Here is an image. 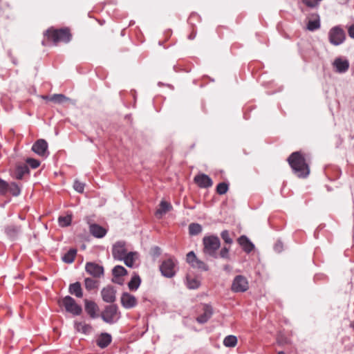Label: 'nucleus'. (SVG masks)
Masks as SVG:
<instances>
[{
	"instance_id": "de8ad7c7",
	"label": "nucleus",
	"mask_w": 354,
	"mask_h": 354,
	"mask_svg": "<svg viewBox=\"0 0 354 354\" xmlns=\"http://www.w3.org/2000/svg\"><path fill=\"white\" fill-rule=\"evenodd\" d=\"M153 252H154V254L156 255V256H159L160 254V248H158V247H154L153 248Z\"/></svg>"
},
{
	"instance_id": "aec40b11",
	"label": "nucleus",
	"mask_w": 354,
	"mask_h": 354,
	"mask_svg": "<svg viewBox=\"0 0 354 354\" xmlns=\"http://www.w3.org/2000/svg\"><path fill=\"white\" fill-rule=\"evenodd\" d=\"M333 66L335 67L337 72L344 73L348 69L349 63L346 59L337 58L333 62Z\"/></svg>"
},
{
	"instance_id": "2f4dec72",
	"label": "nucleus",
	"mask_w": 354,
	"mask_h": 354,
	"mask_svg": "<svg viewBox=\"0 0 354 354\" xmlns=\"http://www.w3.org/2000/svg\"><path fill=\"white\" fill-rule=\"evenodd\" d=\"M202 232V227L198 223H191L189 225V232L191 235H197Z\"/></svg>"
},
{
	"instance_id": "a878e982",
	"label": "nucleus",
	"mask_w": 354,
	"mask_h": 354,
	"mask_svg": "<svg viewBox=\"0 0 354 354\" xmlns=\"http://www.w3.org/2000/svg\"><path fill=\"white\" fill-rule=\"evenodd\" d=\"M138 254L136 252H128L124 258L122 259L124 261V263L128 267L132 268L133 266L136 259L137 258Z\"/></svg>"
},
{
	"instance_id": "9d476101",
	"label": "nucleus",
	"mask_w": 354,
	"mask_h": 354,
	"mask_svg": "<svg viewBox=\"0 0 354 354\" xmlns=\"http://www.w3.org/2000/svg\"><path fill=\"white\" fill-rule=\"evenodd\" d=\"M127 253L126 243L124 241H118L113 245L112 255L114 259L121 261Z\"/></svg>"
},
{
	"instance_id": "72a5a7b5",
	"label": "nucleus",
	"mask_w": 354,
	"mask_h": 354,
	"mask_svg": "<svg viewBox=\"0 0 354 354\" xmlns=\"http://www.w3.org/2000/svg\"><path fill=\"white\" fill-rule=\"evenodd\" d=\"M72 221V216L66 215L65 216H59L58 218L59 225L61 227H67L71 225Z\"/></svg>"
},
{
	"instance_id": "f704fd0d",
	"label": "nucleus",
	"mask_w": 354,
	"mask_h": 354,
	"mask_svg": "<svg viewBox=\"0 0 354 354\" xmlns=\"http://www.w3.org/2000/svg\"><path fill=\"white\" fill-rule=\"evenodd\" d=\"M6 231L10 236H15L21 232V227L16 225H9L7 227Z\"/></svg>"
},
{
	"instance_id": "603ef678",
	"label": "nucleus",
	"mask_w": 354,
	"mask_h": 354,
	"mask_svg": "<svg viewBox=\"0 0 354 354\" xmlns=\"http://www.w3.org/2000/svg\"><path fill=\"white\" fill-rule=\"evenodd\" d=\"M278 354H285V353H284V352H283V351H279V352L278 353Z\"/></svg>"
},
{
	"instance_id": "bb28decb",
	"label": "nucleus",
	"mask_w": 354,
	"mask_h": 354,
	"mask_svg": "<svg viewBox=\"0 0 354 354\" xmlns=\"http://www.w3.org/2000/svg\"><path fill=\"white\" fill-rule=\"evenodd\" d=\"M140 283V277L138 274H135L128 283V287L130 290L135 291L139 288Z\"/></svg>"
},
{
	"instance_id": "2eb2a0df",
	"label": "nucleus",
	"mask_w": 354,
	"mask_h": 354,
	"mask_svg": "<svg viewBox=\"0 0 354 354\" xmlns=\"http://www.w3.org/2000/svg\"><path fill=\"white\" fill-rule=\"evenodd\" d=\"M29 173V168L26 164H18L15 169L10 171V175L13 178L21 180L23 177Z\"/></svg>"
},
{
	"instance_id": "c756f323",
	"label": "nucleus",
	"mask_w": 354,
	"mask_h": 354,
	"mask_svg": "<svg viewBox=\"0 0 354 354\" xmlns=\"http://www.w3.org/2000/svg\"><path fill=\"white\" fill-rule=\"evenodd\" d=\"M50 100L55 103L61 104L71 100L63 94H54L50 97Z\"/></svg>"
},
{
	"instance_id": "f8f14e48",
	"label": "nucleus",
	"mask_w": 354,
	"mask_h": 354,
	"mask_svg": "<svg viewBox=\"0 0 354 354\" xmlns=\"http://www.w3.org/2000/svg\"><path fill=\"white\" fill-rule=\"evenodd\" d=\"M32 150L40 156L48 155V143L44 139L37 140L32 147Z\"/></svg>"
},
{
	"instance_id": "79ce46f5",
	"label": "nucleus",
	"mask_w": 354,
	"mask_h": 354,
	"mask_svg": "<svg viewBox=\"0 0 354 354\" xmlns=\"http://www.w3.org/2000/svg\"><path fill=\"white\" fill-rule=\"evenodd\" d=\"M73 187L77 192L82 193L84 189V184L78 180H75L74 182Z\"/></svg>"
},
{
	"instance_id": "1a4fd4ad",
	"label": "nucleus",
	"mask_w": 354,
	"mask_h": 354,
	"mask_svg": "<svg viewBox=\"0 0 354 354\" xmlns=\"http://www.w3.org/2000/svg\"><path fill=\"white\" fill-rule=\"evenodd\" d=\"M176 263L171 259L164 261L160 266L162 274L166 277L171 278L176 274Z\"/></svg>"
},
{
	"instance_id": "c03bdc74",
	"label": "nucleus",
	"mask_w": 354,
	"mask_h": 354,
	"mask_svg": "<svg viewBox=\"0 0 354 354\" xmlns=\"http://www.w3.org/2000/svg\"><path fill=\"white\" fill-rule=\"evenodd\" d=\"M303 3L307 6L313 8L317 5V1L315 0H303Z\"/></svg>"
},
{
	"instance_id": "412c9836",
	"label": "nucleus",
	"mask_w": 354,
	"mask_h": 354,
	"mask_svg": "<svg viewBox=\"0 0 354 354\" xmlns=\"http://www.w3.org/2000/svg\"><path fill=\"white\" fill-rule=\"evenodd\" d=\"M212 315V309L211 306L205 305L203 306V313L198 316L196 319L197 322L201 324L207 322Z\"/></svg>"
},
{
	"instance_id": "423d86ee",
	"label": "nucleus",
	"mask_w": 354,
	"mask_h": 354,
	"mask_svg": "<svg viewBox=\"0 0 354 354\" xmlns=\"http://www.w3.org/2000/svg\"><path fill=\"white\" fill-rule=\"evenodd\" d=\"M346 39L344 30L339 26L332 28L328 32V39L331 44L339 46L342 44Z\"/></svg>"
},
{
	"instance_id": "4be33fe9",
	"label": "nucleus",
	"mask_w": 354,
	"mask_h": 354,
	"mask_svg": "<svg viewBox=\"0 0 354 354\" xmlns=\"http://www.w3.org/2000/svg\"><path fill=\"white\" fill-rule=\"evenodd\" d=\"M172 208L171 205L165 201H162L159 205V207L156 211V216L160 218L163 214L170 211Z\"/></svg>"
},
{
	"instance_id": "3c124183",
	"label": "nucleus",
	"mask_w": 354,
	"mask_h": 354,
	"mask_svg": "<svg viewBox=\"0 0 354 354\" xmlns=\"http://www.w3.org/2000/svg\"><path fill=\"white\" fill-rule=\"evenodd\" d=\"M351 326L354 329V321L351 323Z\"/></svg>"
},
{
	"instance_id": "49530a36",
	"label": "nucleus",
	"mask_w": 354,
	"mask_h": 354,
	"mask_svg": "<svg viewBox=\"0 0 354 354\" xmlns=\"http://www.w3.org/2000/svg\"><path fill=\"white\" fill-rule=\"evenodd\" d=\"M282 248H283V245H282V243H281V242H278V243H277L275 244V245H274V250H275L277 252H281V251Z\"/></svg>"
},
{
	"instance_id": "c85d7f7f",
	"label": "nucleus",
	"mask_w": 354,
	"mask_h": 354,
	"mask_svg": "<svg viewBox=\"0 0 354 354\" xmlns=\"http://www.w3.org/2000/svg\"><path fill=\"white\" fill-rule=\"evenodd\" d=\"M77 254V250L75 249L69 250L63 257L62 260L65 263H71L73 262Z\"/></svg>"
},
{
	"instance_id": "f257e3e1",
	"label": "nucleus",
	"mask_w": 354,
	"mask_h": 354,
	"mask_svg": "<svg viewBox=\"0 0 354 354\" xmlns=\"http://www.w3.org/2000/svg\"><path fill=\"white\" fill-rule=\"evenodd\" d=\"M288 162L295 174L299 178H306L308 176L309 167L302 153L299 151L293 152L288 157Z\"/></svg>"
},
{
	"instance_id": "20e7f679",
	"label": "nucleus",
	"mask_w": 354,
	"mask_h": 354,
	"mask_svg": "<svg viewBox=\"0 0 354 354\" xmlns=\"http://www.w3.org/2000/svg\"><path fill=\"white\" fill-rule=\"evenodd\" d=\"M102 319L108 324H113L117 322L120 317V313L116 305L106 306L101 314Z\"/></svg>"
},
{
	"instance_id": "39448f33",
	"label": "nucleus",
	"mask_w": 354,
	"mask_h": 354,
	"mask_svg": "<svg viewBox=\"0 0 354 354\" xmlns=\"http://www.w3.org/2000/svg\"><path fill=\"white\" fill-rule=\"evenodd\" d=\"M220 240L216 236H205L203 238V251L205 254L214 256L216 251L220 247Z\"/></svg>"
},
{
	"instance_id": "473e14b6",
	"label": "nucleus",
	"mask_w": 354,
	"mask_h": 354,
	"mask_svg": "<svg viewBox=\"0 0 354 354\" xmlns=\"http://www.w3.org/2000/svg\"><path fill=\"white\" fill-rule=\"evenodd\" d=\"M127 273V270L121 266H116L113 269V274L115 278L124 276Z\"/></svg>"
},
{
	"instance_id": "9b49d317",
	"label": "nucleus",
	"mask_w": 354,
	"mask_h": 354,
	"mask_svg": "<svg viewBox=\"0 0 354 354\" xmlns=\"http://www.w3.org/2000/svg\"><path fill=\"white\" fill-rule=\"evenodd\" d=\"M187 261L190 266L194 268L202 270H207L208 266L202 261L199 260L194 252H189L187 254Z\"/></svg>"
},
{
	"instance_id": "0eeeda50",
	"label": "nucleus",
	"mask_w": 354,
	"mask_h": 354,
	"mask_svg": "<svg viewBox=\"0 0 354 354\" xmlns=\"http://www.w3.org/2000/svg\"><path fill=\"white\" fill-rule=\"evenodd\" d=\"M8 193L17 196L21 193V188L16 183H8L0 178V195L6 196Z\"/></svg>"
},
{
	"instance_id": "f3484780",
	"label": "nucleus",
	"mask_w": 354,
	"mask_h": 354,
	"mask_svg": "<svg viewBox=\"0 0 354 354\" xmlns=\"http://www.w3.org/2000/svg\"><path fill=\"white\" fill-rule=\"evenodd\" d=\"M115 290L111 286H106L101 291L102 299L107 303H113L115 301Z\"/></svg>"
},
{
	"instance_id": "a211bd4d",
	"label": "nucleus",
	"mask_w": 354,
	"mask_h": 354,
	"mask_svg": "<svg viewBox=\"0 0 354 354\" xmlns=\"http://www.w3.org/2000/svg\"><path fill=\"white\" fill-rule=\"evenodd\" d=\"M89 231L90 233L96 238H102L106 235L107 232L105 228L97 224L90 225Z\"/></svg>"
},
{
	"instance_id": "7c9ffc66",
	"label": "nucleus",
	"mask_w": 354,
	"mask_h": 354,
	"mask_svg": "<svg viewBox=\"0 0 354 354\" xmlns=\"http://www.w3.org/2000/svg\"><path fill=\"white\" fill-rule=\"evenodd\" d=\"M237 343V339L234 335H228L225 337L223 344L227 347H234Z\"/></svg>"
},
{
	"instance_id": "09e8293b",
	"label": "nucleus",
	"mask_w": 354,
	"mask_h": 354,
	"mask_svg": "<svg viewBox=\"0 0 354 354\" xmlns=\"http://www.w3.org/2000/svg\"><path fill=\"white\" fill-rule=\"evenodd\" d=\"M224 270H226V271H227V272H230V271L231 270V267H230V266H229V265H225V266H224Z\"/></svg>"
},
{
	"instance_id": "a18cd8bd",
	"label": "nucleus",
	"mask_w": 354,
	"mask_h": 354,
	"mask_svg": "<svg viewBox=\"0 0 354 354\" xmlns=\"http://www.w3.org/2000/svg\"><path fill=\"white\" fill-rule=\"evenodd\" d=\"M348 35L354 39V24L351 25L348 30Z\"/></svg>"
},
{
	"instance_id": "6ab92c4d",
	"label": "nucleus",
	"mask_w": 354,
	"mask_h": 354,
	"mask_svg": "<svg viewBox=\"0 0 354 354\" xmlns=\"http://www.w3.org/2000/svg\"><path fill=\"white\" fill-rule=\"evenodd\" d=\"M238 243L242 247L243 250L247 253H250L254 248V244L248 239L247 236L244 235L241 236L238 239Z\"/></svg>"
},
{
	"instance_id": "e433bc0d",
	"label": "nucleus",
	"mask_w": 354,
	"mask_h": 354,
	"mask_svg": "<svg viewBox=\"0 0 354 354\" xmlns=\"http://www.w3.org/2000/svg\"><path fill=\"white\" fill-rule=\"evenodd\" d=\"M187 287L189 289H196V288H198L200 286V282L196 279H192L189 277H187Z\"/></svg>"
},
{
	"instance_id": "dca6fc26",
	"label": "nucleus",
	"mask_w": 354,
	"mask_h": 354,
	"mask_svg": "<svg viewBox=\"0 0 354 354\" xmlns=\"http://www.w3.org/2000/svg\"><path fill=\"white\" fill-rule=\"evenodd\" d=\"M85 268L86 271L94 277H100L104 274L103 268L95 263H87Z\"/></svg>"
},
{
	"instance_id": "58836bf2",
	"label": "nucleus",
	"mask_w": 354,
	"mask_h": 354,
	"mask_svg": "<svg viewBox=\"0 0 354 354\" xmlns=\"http://www.w3.org/2000/svg\"><path fill=\"white\" fill-rule=\"evenodd\" d=\"M228 188V184L221 183L216 186V192L220 195L225 194L227 192Z\"/></svg>"
},
{
	"instance_id": "7ed1b4c3",
	"label": "nucleus",
	"mask_w": 354,
	"mask_h": 354,
	"mask_svg": "<svg viewBox=\"0 0 354 354\" xmlns=\"http://www.w3.org/2000/svg\"><path fill=\"white\" fill-rule=\"evenodd\" d=\"M59 305L65 308V310L73 315H79L81 314L82 309L78 305L75 299L70 296H66L59 301Z\"/></svg>"
},
{
	"instance_id": "ddd939ff",
	"label": "nucleus",
	"mask_w": 354,
	"mask_h": 354,
	"mask_svg": "<svg viewBox=\"0 0 354 354\" xmlns=\"http://www.w3.org/2000/svg\"><path fill=\"white\" fill-rule=\"evenodd\" d=\"M120 301L122 306L127 309L135 307L138 304L137 299L129 292H123Z\"/></svg>"
},
{
	"instance_id": "c9c22d12",
	"label": "nucleus",
	"mask_w": 354,
	"mask_h": 354,
	"mask_svg": "<svg viewBox=\"0 0 354 354\" xmlns=\"http://www.w3.org/2000/svg\"><path fill=\"white\" fill-rule=\"evenodd\" d=\"M320 27V21L319 19H316L314 20H310L307 24L308 30L310 31H314L315 30L319 29Z\"/></svg>"
},
{
	"instance_id": "8fccbe9b",
	"label": "nucleus",
	"mask_w": 354,
	"mask_h": 354,
	"mask_svg": "<svg viewBox=\"0 0 354 354\" xmlns=\"http://www.w3.org/2000/svg\"><path fill=\"white\" fill-rule=\"evenodd\" d=\"M113 282L121 283V282H120L119 280H117V279L113 280Z\"/></svg>"
},
{
	"instance_id": "f03ea898",
	"label": "nucleus",
	"mask_w": 354,
	"mask_h": 354,
	"mask_svg": "<svg viewBox=\"0 0 354 354\" xmlns=\"http://www.w3.org/2000/svg\"><path fill=\"white\" fill-rule=\"evenodd\" d=\"M45 35L54 44H57L59 42L67 43L71 38V35L68 28L55 29L51 28L46 30Z\"/></svg>"
},
{
	"instance_id": "6e6552de",
	"label": "nucleus",
	"mask_w": 354,
	"mask_h": 354,
	"mask_svg": "<svg viewBox=\"0 0 354 354\" xmlns=\"http://www.w3.org/2000/svg\"><path fill=\"white\" fill-rule=\"evenodd\" d=\"M249 288L247 279L243 275H237L234 277L231 289L234 292H245Z\"/></svg>"
},
{
	"instance_id": "5701e85b",
	"label": "nucleus",
	"mask_w": 354,
	"mask_h": 354,
	"mask_svg": "<svg viewBox=\"0 0 354 354\" xmlns=\"http://www.w3.org/2000/svg\"><path fill=\"white\" fill-rule=\"evenodd\" d=\"M97 308V306L95 302L85 300V310L91 317L95 318L97 317L96 314Z\"/></svg>"
},
{
	"instance_id": "ea45409f",
	"label": "nucleus",
	"mask_w": 354,
	"mask_h": 354,
	"mask_svg": "<svg viewBox=\"0 0 354 354\" xmlns=\"http://www.w3.org/2000/svg\"><path fill=\"white\" fill-rule=\"evenodd\" d=\"M221 238L227 244H232L233 241L230 236L229 232L227 230H224L221 234Z\"/></svg>"
},
{
	"instance_id": "4468645a",
	"label": "nucleus",
	"mask_w": 354,
	"mask_h": 354,
	"mask_svg": "<svg viewBox=\"0 0 354 354\" xmlns=\"http://www.w3.org/2000/svg\"><path fill=\"white\" fill-rule=\"evenodd\" d=\"M194 183L201 188H208L212 186V180L205 174H199L194 178Z\"/></svg>"
},
{
	"instance_id": "393cba45",
	"label": "nucleus",
	"mask_w": 354,
	"mask_h": 354,
	"mask_svg": "<svg viewBox=\"0 0 354 354\" xmlns=\"http://www.w3.org/2000/svg\"><path fill=\"white\" fill-rule=\"evenodd\" d=\"M68 291L71 295H73L78 298H82L83 297L82 289L81 284L79 282L71 283L69 286Z\"/></svg>"
},
{
	"instance_id": "a19ab883",
	"label": "nucleus",
	"mask_w": 354,
	"mask_h": 354,
	"mask_svg": "<svg viewBox=\"0 0 354 354\" xmlns=\"http://www.w3.org/2000/svg\"><path fill=\"white\" fill-rule=\"evenodd\" d=\"M26 162L32 168L36 169L40 165V162L34 158H28Z\"/></svg>"
},
{
	"instance_id": "37998d69",
	"label": "nucleus",
	"mask_w": 354,
	"mask_h": 354,
	"mask_svg": "<svg viewBox=\"0 0 354 354\" xmlns=\"http://www.w3.org/2000/svg\"><path fill=\"white\" fill-rule=\"evenodd\" d=\"M229 250H230V248H226V247L223 248L220 252L221 257L224 258V259H228L229 258Z\"/></svg>"
},
{
	"instance_id": "b1692460",
	"label": "nucleus",
	"mask_w": 354,
	"mask_h": 354,
	"mask_svg": "<svg viewBox=\"0 0 354 354\" xmlns=\"http://www.w3.org/2000/svg\"><path fill=\"white\" fill-rule=\"evenodd\" d=\"M111 342V336L108 333H102L97 339V344L102 348L106 347Z\"/></svg>"
},
{
	"instance_id": "4c0bfd02",
	"label": "nucleus",
	"mask_w": 354,
	"mask_h": 354,
	"mask_svg": "<svg viewBox=\"0 0 354 354\" xmlns=\"http://www.w3.org/2000/svg\"><path fill=\"white\" fill-rule=\"evenodd\" d=\"M96 283V281L91 278H86L84 280L85 288L88 290L95 288Z\"/></svg>"
},
{
	"instance_id": "cd10ccee",
	"label": "nucleus",
	"mask_w": 354,
	"mask_h": 354,
	"mask_svg": "<svg viewBox=\"0 0 354 354\" xmlns=\"http://www.w3.org/2000/svg\"><path fill=\"white\" fill-rule=\"evenodd\" d=\"M75 328L78 332H82L84 334L90 333L92 330V328L90 325L84 322H75Z\"/></svg>"
}]
</instances>
